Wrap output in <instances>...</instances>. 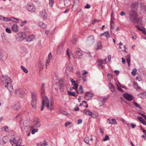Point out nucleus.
Returning a JSON list of instances; mask_svg holds the SVG:
<instances>
[{
	"label": "nucleus",
	"instance_id": "obj_1",
	"mask_svg": "<svg viewBox=\"0 0 146 146\" xmlns=\"http://www.w3.org/2000/svg\"><path fill=\"white\" fill-rule=\"evenodd\" d=\"M130 21L133 23H138L139 21L138 15L137 11L134 9H131L129 13Z\"/></svg>",
	"mask_w": 146,
	"mask_h": 146
},
{
	"label": "nucleus",
	"instance_id": "obj_2",
	"mask_svg": "<svg viewBox=\"0 0 146 146\" xmlns=\"http://www.w3.org/2000/svg\"><path fill=\"white\" fill-rule=\"evenodd\" d=\"M45 105L48 110H54L53 106H49V100L46 96H45L44 98L42 99V106L41 108V110H43L44 108V106Z\"/></svg>",
	"mask_w": 146,
	"mask_h": 146
},
{
	"label": "nucleus",
	"instance_id": "obj_3",
	"mask_svg": "<svg viewBox=\"0 0 146 146\" xmlns=\"http://www.w3.org/2000/svg\"><path fill=\"white\" fill-rule=\"evenodd\" d=\"M1 83L5 86H6L7 84L9 82H12L11 80L10 77L7 75H3L1 78Z\"/></svg>",
	"mask_w": 146,
	"mask_h": 146
},
{
	"label": "nucleus",
	"instance_id": "obj_4",
	"mask_svg": "<svg viewBox=\"0 0 146 146\" xmlns=\"http://www.w3.org/2000/svg\"><path fill=\"white\" fill-rule=\"evenodd\" d=\"M37 94L35 93H32L31 94V105L33 108L36 109V99Z\"/></svg>",
	"mask_w": 146,
	"mask_h": 146
},
{
	"label": "nucleus",
	"instance_id": "obj_5",
	"mask_svg": "<svg viewBox=\"0 0 146 146\" xmlns=\"http://www.w3.org/2000/svg\"><path fill=\"white\" fill-rule=\"evenodd\" d=\"M26 37L25 33L19 32L16 35V37L17 40L21 41L24 40Z\"/></svg>",
	"mask_w": 146,
	"mask_h": 146
},
{
	"label": "nucleus",
	"instance_id": "obj_6",
	"mask_svg": "<svg viewBox=\"0 0 146 146\" xmlns=\"http://www.w3.org/2000/svg\"><path fill=\"white\" fill-rule=\"evenodd\" d=\"M94 42V38L93 35H91L88 36L86 40V42L88 44L91 45Z\"/></svg>",
	"mask_w": 146,
	"mask_h": 146
},
{
	"label": "nucleus",
	"instance_id": "obj_7",
	"mask_svg": "<svg viewBox=\"0 0 146 146\" xmlns=\"http://www.w3.org/2000/svg\"><path fill=\"white\" fill-rule=\"evenodd\" d=\"M106 58L104 60L102 59H99L97 60V63L99 68H100L102 69L104 67V66L102 64H106Z\"/></svg>",
	"mask_w": 146,
	"mask_h": 146
},
{
	"label": "nucleus",
	"instance_id": "obj_8",
	"mask_svg": "<svg viewBox=\"0 0 146 146\" xmlns=\"http://www.w3.org/2000/svg\"><path fill=\"white\" fill-rule=\"evenodd\" d=\"M40 125V121L38 120H36L34 121L33 125L31 126L30 127L31 128H38L39 127Z\"/></svg>",
	"mask_w": 146,
	"mask_h": 146
},
{
	"label": "nucleus",
	"instance_id": "obj_9",
	"mask_svg": "<svg viewBox=\"0 0 146 146\" xmlns=\"http://www.w3.org/2000/svg\"><path fill=\"white\" fill-rule=\"evenodd\" d=\"M40 17L44 20H46L47 18V15L46 12L45 10H43L40 15Z\"/></svg>",
	"mask_w": 146,
	"mask_h": 146
},
{
	"label": "nucleus",
	"instance_id": "obj_10",
	"mask_svg": "<svg viewBox=\"0 0 146 146\" xmlns=\"http://www.w3.org/2000/svg\"><path fill=\"white\" fill-rule=\"evenodd\" d=\"M27 8L28 10L29 11L34 12L35 11V8L32 4H28Z\"/></svg>",
	"mask_w": 146,
	"mask_h": 146
},
{
	"label": "nucleus",
	"instance_id": "obj_11",
	"mask_svg": "<svg viewBox=\"0 0 146 146\" xmlns=\"http://www.w3.org/2000/svg\"><path fill=\"white\" fill-rule=\"evenodd\" d=\"M123 96L127 100L130 101L132 100L133 99V97L132 95L128 94L127 93H124L123 94Z\"/></svg>",
	"mask_w": 146,
	"mask_h": 146
},
{
	"label": "nucleus",
	"instance_id": "obj_12",
	"mask_svg": "<svg viewBox=\"0 0 146 146\" xmlns=\"http://www.w3.org/2000/svg\"><path fill=\"white\" fill-rule=\"evenodd\" d=\"M138 5L139 3L137 2H132L131 5V9H134L136 10L138 7Z\"/></svg>",
	"mask_w": 146,
	"mask_h": 146
},
{
	"label": "nucleus",
	"instance_id": "obj_13",
	"mask_svg": "<svg viewBox=\"0 0 146 146\" xmlns=\"http://www.w3.org/2000/svg\"><path fill=\"white\" fill-rule=\"evenodd\" d=\"M11 29L13 32L16 33L19 31V27L17 24H14L12 26Z\"/></svg>",
	"mask_w": 146,
	"mask_h": 146
},
{
	"label": "nucleus",
	"instance_id": "obj_14",
	"mask_svg": "<svg viewBox=\"0 0 146 146\" xmlns=\"http://www.w3.org/2000/svg\"><path fill=\"white\" fill-rule=\"evenodd\" d=\"M94 96V94L90 92H86V94L84 96V98L87 100H89V98H87V97H89V98H92Z\"/></svg>",
	"mask_w": 146,
	"mask_h": 146
},
{
	"label": "nucleus",
	"instance_id": "obj_15",
	"mask_svg": "<svg viewBox=\"0 0 146 146\" xmlns=\"http://www.w3.org/2000/svg\"><path fill=\"white\" fill-rule=\"evenodd\" d=\"M107 122L111 124L115 125L117 123V122L115 119H108Z\"/></svg>",
	"mask_w": 146,
	"mask_h": 146
},
{
	"label": "nucleus",
	"instance_id": "obj_16",
	"mask_svg": "<svg viewBox=\"0 0 146 146\" xmlns=\"http://www.w3.org/2000/svg\"><path fill=\"white\" fill-rule=\"evenodd\" d=\"M141 12L143 13L146 11V6L143 3H140Z\"/></svg>",
	"mask_w": 146,
	"mask_h": 146
},
{
	"label": "nucleus",
	"instance_id": "obj_17",
	"mask_svg": "<svg viewBox=\"0 0 146 146\" xmlns=\"http://www.w3.org/2000/svg\"><path fill=\"white\" fill-rule=\"evenodd\" d=\"M48 59L47 60L46 62V68L47 66L49 65V63L50 62L51 59L52 58V55L51 54V53L50 52L48 55Z\"/></svg>",
	"mask_w": 146,
	"mask_h": 146
},
{
	"label": "nucleus",
	"instance_id": "obj_18",
	"mask_svg": "<svg viewBox=\"0 0 146 146\" xmlns=\"http://www.w3.org/2000/svg\"><path fill=\"white\" fill-rule=\"evenodd\" d=\"M15 92L16 94L20 97H22V94L23 93L21 91V90L19 89L15 90Z\"/></svg>",
	"mask_w": 146,
	"mask_h": 146
},
{
	"label": "nucleus",
	"instance_id": "obj_19",
	"mask_svg": "<svg viewBox=\"0 0 146 146\" xmlns=\"http://www.w3.org/2000/svg\"><path fill=\"white\" fill-rule=\"evenodd\" d=\"M11 83V82L9 83L8 84H7L6 86H5L6 88H7L10 92H11L13 89V87Z\"/></svg>",
	"mask_w": 146,
	"mask_h": 146
},
{
	"label": "nucleus",
	"instance_id": "obj_20",
	"mask_svg": "<svg viewBox=\"0 0 146 146\" xmlns=\"http://www.w3.org/2000/svg\"><path fill=\"white\" fill-rule=\"evenodd\" d=\"M108 97H100L98 98V100L100 101L102 104L104 105L105 103L106 100L108 99Z\"/></svg>",
	"mask_w": 146,
	"mask_h": 146
},
{
	"label": "nucleus",
	"instance_id": "obj_21",
	"mask_svg": "<svg viewBox=\"0 0 146 146\" xmlns=\"http://www.w3.org/2000/svg\"><path fill=\"white\" fill-rule=\"evenodd\" d=\"M113 17H111V21L110 22V30L111 32V30L113 29L114 27V22L113 21Z\"/></svg>",
	"mask_w": 146,
	"mask_h": 146
},
{
	"label": "nucleus",
	"instance_id": "obj_22",
	"mask_svg": "<svg viewBox=\"0 0 146 146\" xmlns=\"http://www.w3.org/2000/svg\"><path fill=\"white\" fill-rule=\"evenodd\" d=\"M137 118L143 125H146V121L141 116H138Z\"/></svg>",
	"mask_w": 146,
	"mask_h": 146
},
{
	"label": "nucleus",
	"instance_id": "obj_23",
	"mask_svg": "<svg viewBox=\"0 0 146 146\" xmlns=\"http://www.w3.org/2000/svg\"><path fill=\"white\" fill-rule=\"evenodd\" d=\"M133 84L134 88L137 90L139 91L141 89L138 86L137 83L135 81H133Z\"/></svg>",
	"mask_w": 146,
	"mask_h": 146
},
{
	"label": "nucleus",
	"instance_id": "obj_24",
	"mask_svg": "<svg viewBox=\"0 0 146 146\" xmlns=\"http://www.w3.org/2000/svg\"><path fill=\"white\" fill-rule=\"evenodd\" d=\"M102 45L101 42L98 41V42L97 46L95 48V50H97L98 49H102Z\"/></svg>",
	"mask_w": 146,
	"mask_h": 146
},
{
	"label": "nucleus",
	"instance_id": "obj_25",
	"mask_svg": "<svg viewBox=\"0 0 146 146\" xmlns=\"http://www.w3.org/2000/svg\"><path fill=\"white\" fill-rule=\"evenodd\" d=\"M76 54L78 56V57H77V58L80 59L81 58L80 56L82 55V51L81 50H79L76 52Z\"/></svg>",
	"mask_w": 146,
	"mask_h": 146
},
{
	"label": "nucleus",
	"instance_id": "obj_26",
	"mask_svg": "<svg viewBox=\"0 0 146 146\" xmlns=\"http://www.w3.org/2000/svg\"><path fill=\"white\" fill-rule=\"evenodd\" d=\"M13 108L15 110H18L21 108V106L19 104L17 103L14 105Z\"/></svg>",
	"mask_w": 146,
	"mask_h": 146
},
{
	"label": "nucleus",
	"instance_id": "obj_27",
	"mask_svg": "<svg viewBox=\"0 0 146 146\" xmlns=\"http://www.w3.org/2000/svg\"><path fill=\"white\" fill-rule=\"evenodd\" d=\"M38 25L41 28H44L46 27V25L42 22H39L38 23Z\"/></svg>",
	"mask_w": 146,
	"mask_h": 146
},
{
	"label": "nucleus",
	"instance_id": "obj_28",
	"mask_svg": "<svg viewBox=\"0 0 146 146\" xmlns=\"http://www.w3.org/2000/svg\"><path fill=\"white\" fill-rule=\"evenodd\" d=\"M35 38V36L34 35H31L28 37L27 39V41L28 42H30L33 41Z\"/></svg>",
	"mask_w": 146,
	"mask_h": 146
},
{
	"label": "nucleus",
	"instance_id": "obj_29",
	"mask_svg": "<svg viewBox=\"0 0 146 146\" xmlns=\"http://www.w3.org/2000/svg\"><path fill=\"white\" fill-rule=\"evenodd\" d=\"M130 54H128L126 56V60L128 66H129L130 62Z\"/></svg>",
	"mask_w": 146,
	"mask_h": 146
},
{
	"label": "nucleus",
	"instance_id": "obj_30",
	"mask_svg": "<svg viewBox=\"0 0 146 146\" xmlns=\"http://www.w3.org/2000/svg\"><path fill=\"white\" fill-rule=\"evenodd\" d=\"M10 21L17 23L19 22V19L13 17H12L11 18Z\"/></svg>",
	"mask_w": 146,
	"mask_h": 146
},
{
	"label": "nucleus",
	"instance_id": "obj_31",
	"mask_svg": "<svg viewBox=\"0 0 146 146\" xmlns=\"http://www.w3.org/2000/svg\"><path fill=\"white\" fill-rule=\"evenodd\" d=\"M38 67L39 68L40 70H42L44 67V65L43 62L41 61H40L38 65Z\"/></svg>",
	"mask_w": 146,
	"mask_h": 146
},
{
	"label": "nucleus",
	"instance_id": "obj_32",
	"mask_svg": "<svg viewBox=\"0 0 146 146\" xmlns=\"http://www.w3.org/2000/svg\"><path fill=\"white\" fill-rule=\"evenodd\" d=\"M83 112L85 113L86 115H91L92 114V112L89 110H87L85 109L84 110Z\"/></svg>",
	"mask_w": 146,
	"mask_h": 146
},
{
	"label": "nucleus",
	"instance_id": "obj_33",
	"mask_svg": "<svg viewBox=\"0 0 146 146\" xmlns=\"http://www.w3.org/2000/svg\"><path fill=\"white\" fill-rule=\"evenodd\" d=\"M109 86L110 88L111 91L112 92H114L115 91V88L113 85L111 83H109Z\"/></svg>",
	"mask_w": 146,
	"mask_h": 146
},
{
	"label": "nucleus",
	"instance_id": "obj_34",
	"mask_svg": "<svg viewBox=\"0 0 146 146\" xmlns=\"http://www.w3.org/2000/svg\"><path fill=\"white\" fill-rule=\"evenodd\" d=\"M64 5L66 6H68L70 5L71 3L69 0H64Z\"/></svg>",
	"mask_w": 146,
	"mask_h": 146
},
{
	"label": "nucleus",
	"instance_id": "obj_35",
	"mask_svg": "<svg viewBox=\"0 0 146 146\" xmlns=\"http://www.w3.org/2000/svg\"><path fill=\"white\" fill-rule=\"evenodd\" d=\"M75 92H71L68 91V94L70 96H76V95L75 94Z\"/></svg>",
	"mask_w": 146,
	"mask_h": 146
},
{
	"label": "nucleus",
	"instance_id": "obj_36",
	"mask_svg": "<svg viewBox=\"0 0 146 146\" xmlns=\"http://www.w3.org/2000/svg\"><path fill=\"white\" fill-rule=\"evenodd\" d=\"M104 36H106V38L108 39L110 37V34L109 32L108 31H106L104 32Z\"/></svg>",
	"mask_w": 146,
	"mask_h": 146
},
{
	"label": "nucleus",
	"instance_id": "obj_37",
	"mask_svg": "<svg viewBox=\"0 0 146 146\" xmlns=\"http://www.w3.org/2000/svg\"><path fill=\"white\" fill-rule=\"evenodd\" d=\"M90 139V138L89 137H86L84 139V141L88 145H89V140Z\"/></svg>",
	"mask_w": 146,
	"mask_h": 146
},
{
	"label": "nucleus",
	"instance_id": "obj_38",
	"mask_svg": "<svg viewBox=\"0 0 146 146\" xmlns=\"http://www.w3.org/2000/svg\"><path fill=\"white\" fill-rule=\"evenodd\" d=\"M21 68L25 73H27L28 72V70L23 66H21Z\"/></svg>",
	"mask_w": 146,
	"mask_h": 146
},
{
	"label": "nucleus",
	"instance_id": "obj_39",
	"mask_svg": "<svg viewBox=\"0 0 146 146\" xmlns=\"http://www.w3.org/2000/svg\"><path fill=\"white\" fill-rule=\"evenodd\" d=\"M2 129H3V131H5L7 132H9V131L8 127L7 126L3 127L2 128Z\"/></svg>",
	"mask_w": 146,
	"mask_h": 146
},
{
	"label": "nucleus",
	"instance_id": "obj_40",
	"mask_svg": "<svg viewBox=\"0 0 146 146\" xmlns=\"http://www.w3.org/2000/svg\"><path fill=\"white\" fill-rule=\"evenodd\" d=\"M66 70H69L70 71H72L73 70V67L71 66H68L67 67Z\"/></svg>",
	"mask_w": 146,
	"mask_h": 146
},
{
	"label": "nucleus",
	"instance_id": "obj_41",
	"mask_svg": "<svg viewBox=\"0 0 146 146\" xmlns=\"http://www.w3.org/2000/svg\"><path fill=\"white\" fill-rule=\"evenodd\" d=\"M91 116L94 118H97L98 116V114H94L93 113H92V114L91 115Z\"/></svg>",
	"mask_w": 146,
	"mask_h": 146
},
{
	"label": "nucleus",
	"instance_id": "obj_42",
	"mask_svg": "<svg viewBox=\"0 0 146 146\" xmlns=\"http://www.w3.org/2000/svg\"><path fill=\"white\" fill-rule=\"evenodd\" d=\"M133 103L134 105L136 107L139 108L140 109H141V108L139 106L138 104L137 103L133 102Z\"/></svg>",
	"mask_w": 146,
	"mask_h": 146
},
{
	"label": "nucleus",
	"instance_id": "obj_43",
	"mask_svg": "<svg viewBox=\"0 0 146 146\" xmlns=\"http://www.w3.org/2000/svg\"><path fill=\"white\" fill-rule=\"evenodd\" d=\"M49 4L51 7H52L53 6V5L54 3V0H49Z\"/></svg>",
	"mask_w": 146,
	"mask_h": 146
},
{
	"label": "nucleus",
	"instance_id": "obj_44",
	"mask_svg": "<svg viewBox=\"0 0 146 146\" xmlns=\"http://www.w3.org/2000/svg\"><path fill=\"white\" fill-rule=\"evenodd\" d=\"M110 140V138L108 136V135H106L105 138L103 139V141H106L107 140Z\"/></svg>",
	"mask_w": 146,
	"mask_h": 146
},
{
	"label": "nucleus",
	"instance_id": "obj_45",
	"mask_svg": "<svg viewBox=\"0 0 146 146\" xmlns=\"http://www.w3.org/2000/svg\"><path fill=\"white\" fill-rule=\"evenodd\" d=\"M137 72V69L135 68L133 70L132 72H131L132 74L133 75L135 76L136 75V73Z\"/></svg>",
	"mask_w": 146,
	"mask_h": 146
},
{
	"label": "nucleus",
	"instance_id": "obj_46",
	"mask_svg": "<svg viewBox=\"0 0 146 146\" xmlns=\"http://www.w3.org/2000/svg\"><path fill=\"white\" fill-rule=\"evenodd\" d=\"M22 140L20 139H19L16 145L18 146V145H21V143Z\"/></svg>",
	"mask_w": 146,
	"mask_h": 146
},
{
	"label": "nucleus",
	"instance_id": "obj_47",
	"mask_svg": "<svg viewBox=\"0 0 146 146\" xmlns=\"http://www.w3.org/2000/svg\"><path fill=\"white\" fill-rule=\"evenodd\" d=\"M79 90L80 91L81 94H82L84 92L83 87L82 85H80V86Z\"/></svg>",
	"mask_w": 146,
	"mask_h": 146
},
{
	"label": "nucleus",
	"instance_id": "obj_48",
	"mask_svg": "<svg viewBox=\"0 0 146 146\" xmlns=\"http://www.w3.org/2000/svg\"><path fill=\"white\" fill-rule=\"evenodd\" d=\"M142 99H144L146 98V92L142 93Z\"/></svg>",
	"mask_w": 146,
	"mask_h": 146
},
{
	"label": "nucleus",
	"instance_id": "obj_49",
	"mask_svg": "<svg viewBox=\"0 0 146 146\" xmlns=\"http://www.w3.org/2000/svg\"><path fill=\"white\" fill-rule=\"evenodd\" d=\"M10 19L9 18L4 17L3 19V21L5 22H8L10 21Z\"/></svg>",
	"mask_w": 146,
	"mask_h": 146
},
{
	"label": "nucleus",
	"instance_id": "obj_50",
	"mask_svg": "<svg viewBox=\"0 0 146 146\" xmlns=\"http://www.w3.org/2000/svg\"><path fill=\"white\" fill-rule=\"evenodd\" d=\"M145 35H146V29L143 28L142 29V30L141 31Z\"/></svg>",
	"mask_w": 146,
	"mask_h": 146
},
{
	"label": "nucleus",
	"instance_id": "obj_51",
	"mask_svg": "<svg viewBox=\"0 0 146 146\" xmlns=\"http://www.w3.org/2000/svg\"><path fill=\"white\" fill-rule=\"evenodd\" d=\"M6 31L9 33H11L12 32L11 30L8 28H7L5 29Z\"/></svg>",
	"mask_w": 146,
	"mask_h": 146
},
{
	"label": "nucleus",
	"instance_id": "obj_52",
	"mask_svg": "<svg viewBox=\"0 0 146 146\" xmlns=\"http://www.w3.org/2000/svg\"><path fill=\"white\" fill-rule=\"evenodd\" d=\"M38 131V129H34L32 131L31 133L32 134H34L36 132H37Z\"/></svg>",
	"mask_w": 146,
	"mask_h": 146
},
{
	"label": "nucleus",
	"instance_id": "obj_53",
	"mask_svg": "<svg viewBox=\"0 0 146 146\" xmlns=\"http://www.w3.org/2000/svg\"><path fill=\"white\" fill-rule=\"evenodd\" d=\"M78 84H76V83H75L74 84V85L73 87V88L74 89H77L78 87Z\"/></svg>",
	"mask_w": 146,
	"mask_h": 146
},
{
	"label": "nucleus",
	"instance_id": "obj_54",
	"mask_svg": "<svg viewBox=\"0 0 146 146\" xmlns=\"http://www.w3.org/2000/svg\"><path fill=\"white\" fill-rule=\"evenodd\" d=\"M58 73L57 72H54L53 74V76H55L56 77V79L57 78V77L58 76Z\"/></svg>",
	"mask_w": 146,
	"mask_h": 146
},
{
	"label": "nucleus",
	"instance_id": "obj_55",
	"mask_svg": "<svg viewBox=\"0 0 146 146\" xmlns=\"http://www.w3.org/2000/svg\"><path fill=\"white\" fill-rule=\"evenodd\" d=\"M91 6L88 4H87L85 6L84 8L85 9H89L90 8Z\"/></svg>",
	"mask_w": 146,
	"mask_h": 146
},
{
	"label": "nucleus",
	"instance_id": "obj_56",
	"mask_svg": "<svg viewBox=\"0 0 146 146\" xmlns=\"http://www.w3.org/2000/svg\"><path fill=\"white\" fill-rule=\"evenodd\" d=\"M66 54L68 55V59H70V55H69V53L68 49H67V50H66Z\"/></svg>",
	"mask_w": 146,
	"mask_h": 146
},
{
	"label": "nucleus",
	"instance_id": "obj_57",
	"mask_svg": "<svg viewBox=\"0 0 146 146\" xmlns=\"http://www.w3.org/2000/svg\"><path fill=\"white\" fill-rule=\"evenodd\" d=\"M27 21H23L22 22L21 24V26H23L24 25H25L27 23Z\"/></svg>",
	"mask_w": 146,
	"mask_h": 146
},
{
	"label": "nucleus",
	"instance_id": "obj_58",
	"mask_svg": "<svg viewBox=\"0 0 146 146\" xmlns=\"http://www.w3.org/2000/svg\"><path fill=\"white\" fill-rule=\"evenodd\" d=\"M117 89L118 90H119V91L120 92H123V90L120 87H119V86L117 85Z\"/></svg>",
	"mask_w": 146,
	"mask_h": 146
},
{
	"label": "nucleus",
	"instance_id": "obj_59",
	"mask_svg": "<svg viewBox=\"0 0 146 146\" xmlns=\"http://www.w3.org/2000/svg\"><path fill=\"white\" fill-rule=\"evenodd\" d=\"M57 49H58L59 50H60L62 52V47L61 46H58L57 48Z\"/></svg>",
	"mask_w": 146,
	"mask_h": 146
},
{
	"label": "nucleus",
	"instance_id": "obj_60",
	"mask_svg": "<svg viewBox=\"0 0 146 146\" xmlns=\"http://www.w3.org/2000/svg\"><path fill=\"white\" fill-rule=\"evenodd\" d=\"M71 123L70 122H66L65 124V127H67L68 125H69L71 124Z\"/></svg>",
	"mask_w": 146,
	"mask_h": 146
},
{
	"label": "nucleus",
	"instance_id": "obj_61",
	"mask_svg": "<svg viewBox=\"0 0 146 146\" xmlns=\"http://www.w3.org/2000/svg\"><path fill=\"white\" fill-rule=\"evenodd\" d=\"M62 51H61L60 50H59L58 49H57V53L58 54H60L62 52Z\"/></svg>",
	"mask_w": 146,
	"mask_h": 146
},
{
	"label": "nucleus",
	"instance_id": "obj_62",
	"mask_svg": "<svg viewBox=\"0 0 146 146\" xmlns=\"http://www.w3.org/2000/svg\"><path fill=\"white\" fill-rule=\"evenodd\" d=\"M82 122V120L81 119H79L78 120L77 123L78 124H81Z\"/></svg>",
	"mask_w": 146,
	"mask_h": 146
},
{
	"label": "nucleus",
	"instance_id": "obj_63",
	"mask_svg": "<svg viewBox=\"0 0 146 146\" xmlns=\"http://www.w3.org/2000/svg\"><path fill=\"white\" fill-rule=\"evenodd\" d=\"M135 27L138 30H139L141 31L142 28H141L138 25H136Z\"/></svg>",
	"mask_w": 146,
	"mask_h": 146
},
{
	"label": "nucleus",
	"instance_id": "obj_64",
	"mask_svg": "<svg viewBox=\"0 0 146 146\" xmlns=\"http://www.w3.org/2000/svg\"><path fill=\"white\" fill-rule=\"evenodd\" d=\"M47 145V144L46 143H43L42 144H40L39 145H38V146H45L46 145Z\"/></svg>",
	"mask_w": 146,
	"mask_h": 146
}]
</instances>
